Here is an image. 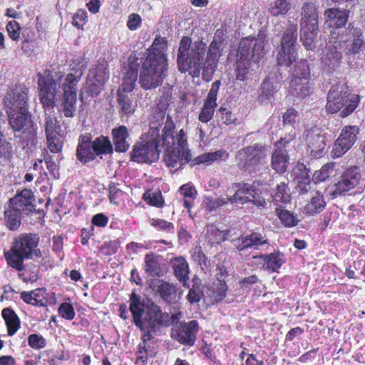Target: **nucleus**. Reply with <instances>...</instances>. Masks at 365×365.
Here are the masks:
<instances>
[{
  "label": "nucleus",
  "mask_w": 365,
  "mask_h": 365,
  "mask_svg": "<svg viewBox=\"0 0 365 365\" xmlns=\"http://www.w3.org/2000/svg\"><path fill=\"white\" fill-rule=\"evenodd\" d=\"M167 44L165 38L158 36L147 49L139 76V83L143 89L151 90L163 84L168 66L165 55Z\"/></svg>",
  "instance_id": "f257e3e1"
},
{
  "label": "nucleus",
  "mask_w": 365,
  "mask_h": 365,
  "mask_svg": "<svg viewBox=\"0 0 365 365\" xmlns=\"http://www.w3.org/2000/svg\"><path fill=\"white\" fill-rule=\"evenodd\" d=\"M175 125L170 115L166 118L160 138V148H165L164 162L168 168H179L187 164L191 160L187 138L183 129L175 135Z\"/></svg>",
  "instance_id": "f03ea898"
},
{
  "label": "nucleus",
  "mask_w": 365,
  "mask_h": 365,
  "mask_svg": "<svg viewBox=\"0 0 365 365\" xmlns=\"http://www.w3.org/2000/svg\"><path fill=\"white\" fill-rule=\"evenodd\" d=\"M206 43L196 41L192 44L191 38L182 36L178 50L177 66L180 73L190 72L198 77L203 70Z\"/></svg>",
  "instance_id": "7ed1b4c3"
},
{
  "label": "nucleus",
  "mask_w": 365,
  "mask_h": 365,
  "mask_svg": "<svg viewBox=\"0 0 365 365\" xmlns=\"http://www.w3.org/2000/svg\"><path fill=\"white\" fill-rule=\"evenodd\" d=\"M40 237L38 234L24 233L15 237L10 249L4 252V257L9 267L16 270L24 269V262L35 255L41 257L42 252L37 247Z\"/></svg>",
  "instance_id": "20e7f679"
},
{
  "label": "nucleus",
  "mask_w": 365,
  "mask_h": 365,
  "mask_svg": "<svg viewBox=\"0 0 365 365\" xmlns=\"http://www.w3.org/2000/svg\"><path fill=\"white\" fill-rule=\"evenodd\" d=\"M264 37L247 36L241 39L235 62L236 80L245 81L248 79L250 69V60L259 62L264 55Z\"/></svg>",
  "instance_id": "39448f33"
},
{
  "label": "nucleus",
  "mask_w": 365,
  "mask_h": 365,
  "mask_svg": "<svg viewBox=\"0 0 365 365\" xmlns=\"http://www.w3.org/2000/svg\"><path fill=\"white\" fill-rule=\"evenodd\" d=\"M359 103V96L352 94L346 83H336L328 91L325 108L331 114L340 111L339 115L344 118L350 115Z\"/></svg>",
  "instance_id": "423d86ee"
},
{
  "label": "nucleus",
  "mask_w": 365,
  "mask_h": 365,
  "mask_svg": "<svg viewBox=\"0 0 365 365\" xmlns=\"http://www.w3.org/2000/svg\"><path fill=\"white\" fill-rule=\"evenodd\" d=\"M160 138L158 128H150L148 134L143 135L137 141L130 153V161L137 163L151 164L159 159L160 153Z\"/></svg>",
  "instance_id": "0eeeda50"
},
{
  "label": "nucleus",
  "mask_w": 365,
  "mask_h": 365,
  "mask_svg": "<svg viewBox=\"0 0 365 365\" xmlns=\"http://www.w3.org/2000/svg\"><path fill=\"white\" fill-rule=\"evenodd\" d=\"M9 128L15 133L21 132L26 145L36 143L37 127L29 110L6 112Z\"/></svg>",
  "instance_id": "6e6552de"
},
{
  "label": "nucleus",
  "mask_w": 365,
  "mask_h": 365,
  "mask_svg": "<svg viewBox=\"0 0 365 365\" xmlns=\"http://www.w3.org/2000/svg\"><path fill=\"white\" fill-rule=\"evenodd\" d=\"M38 97L45 110H53L56 106V96L58 93V82L54 79L52 71L45 69L37 73Z\"/></svg>",
  "instance_id": "1a4fd4ad"
},
{
  "label": "nucleus",
  "mask_w": 365,
  "mask_h": 365,
  "mask_svg": "<svg viewBox=\"0 0 365 365\" xmlns=\"http://www.w3.org/2000/svg\"><path fill=\"white\" fill-rule=\"evenodd\" d=\"M296 26L291 25L283 32L278 52L277 63L282 66H289L296 60L297 51L295 45L297 39Z\"/></svg>",
  "instance_id": "9d476101"
},
{
  "label": "nucleus",
  "mask_w": 365,
  "mask_h": 365,
  "mask_svg": "<svg viewBox=\"0 0 365 365\" xmlns=\"http://www.w3.org/2000/svg\"><path fill=\"white\" fill-rule=\"evenodd\" d=\"M265 157V146L262 143H255L238 150L235 162L241 170H247L261 164Z\"/></svg>",
  "instance_id": "9b49d317"
},
{
  "label": "nucleus",
  "mask_w": 365,
  "mask_h": 365,
  "mask_svg": "<svg viewBox=\"0 0 365 365\" xmlns=\"http://www.w3.org/2000/svg\"><path fill=\"white\" fill-rule=\"evenodd\" d=\"M29 88L19 85L10 88L4 98L6 112L29 110Z\"/></svg>",
  "instance_id": "f8f14e48"
},
{
  "label": "nucleus",
  "mask_w": 365,
  "mask_h": 365,
  "mask_svg": "<svg viewBox=\"0 0 365 365\" xmlns=\"http://www.w3.org/2000/svg\"><path fill=\"white\" fill-rule=\"evenodd\" d=\"M361 173L359 167L351 166L341 175L339 180L333 186L329 192L332 198L344 195L346 192L356 187L360 182Z\"/></svg>",
  "instance_id": "ddd939ff"
},
{
  "label": "nucleus",
  "mask_w": 365,
  "mask_h": 365,
  "mask_svg": "<svg viewBox=\"0 0 365 365\" xmlns=\"http://www.w3.org/2000/svg\"><path fill=\"white\" fill-rule=\"evenodd\" d=\"M109 73L104 64H98L89 70L84 91L88 96L96 97L103 89Z\"/></svg>",
  "instance_id": "4468645a"
},
{
  "label": "nucleus",
  "mask_w": 365,
  "mask_h": 365,
  "mask_svg": "<svg viewBox=\"0 0 365 365\" xmlns=\"http://www.w3.org/2000/svg\"><path fill=\"white\" fill-rule=\"evenodd\" d=\"M359 128L356 125H346L334 143L332 155L334 158H340L350 150L358 138Z\"/></svg>",
  "instance_id": "2eb2a0df"
},
{
  "label": "nucleus",
  "mask_w": 365,
  "mask_h": 365,
  "mask_svg": "<svg viewBox=\"0 0 365 365\" xmlns=\"http://www.w3.org/2000/svg\"><path fill=\"white\" fill-rule=\"evenodd\" d=\"M61 125L56 118L48 116L45 120V134L48 150L52 153H61L63 145V136L60 134Z\"/></svg>",
  "instance_id": "dca6fc26"
},
{
  "label": "nucleus",
  "mask_w": 365,
  "mask_h": 365,
  "mask_svg": "<svg viewBox=\"0 0 365 365\" xmlns=\"http://www.w3.org/2000/svg\"><path fill=\"white\" fill-rule=\"evenodd\" d=\"M199 331V324L196 320L180 322L172 329L171 336L180 344L193 346Z\"/></svg>",
  "instance_id": "f3484780"
},
{
  "label": "nucleus",
  "mask_w": 365,
  "mask_h": 365,
  "mask_svg": "<svg viewBox=\"0 0 365 365\" xmlns=\"http://www.w3.org/2000/svg\"><path fill=\"white\" fill-rule=\"evenodd\" d=\"M144 324L153 332L161 327L170 326V315L167 312H163L160 306L154 302H151L145 307Z\"/></svg>",
  "instance_id": "a211bd4d"
},
{
  "label": "nucleus",
  "mask_w": 365,
  "mask_h": 365,
  "mask_svg": "<svg viewBox=\"0 0 365 365\" xmlns=\"http://www.w3.org/2000/svg\"><path fill=\"white\" fill-rule=\"evenodd\" d=\"M153 291L166 304L169 305L178 303L182 294L177 284L163 279L158 280L153 287Z\"/></svg>",
  "instance_id": "6ab92c4d"
},
{
  "label": "nucleus",
  "mask_w": 365,
  "mask_h": 365,
  "mask_svg": "<svg viewBox=\"0 0 365 365\" xmlns=\"http://www.w3.org/2000/svg\"><path fill=\"white\" fill-rule=\"evenodd\" d=\"M342 41H334L321 59V66L327 73H333L339 67L342 59Z\"/></svg>",
  "instance_id": "aec40b11"
},
{
  "label": "nucleus",
  "mask_w": 365,
  "mask_h": 365,
  "mask_svg": "<svg viewBox=\"0 0 365 365\" xmlns=\"http://www.w3.org/2000/svg\"><path fill=\"white\" fill-rule=\"evenodd\" d=\"M220 85V81H214L211 85L206 98L204 100L202 107L198 115V120L203 123H208L213 118L215 108L217 106V98Z\"/></svg>",
  "instance_id": "412c9836"
},
{
  "label": "nucleus",
  "mask_w": 365,
  "mask_h": 365,
  "mask_svg": "<svg viewBox=\"0 0 365 365\" xmlns=\"http://www.w3.org/2000/svg\"><path fill=\"white\" fill-rule=\"evenodd\" d=\"M305 141L307 145V152L312 158H319L326 148L325 136L322 134L320 129L312 128L306 133Z\"/></svg>",
  "instance_id": "4be33fe9"
},
{
  "label": "nucleus",
  "mask_w": 365,
  "mask_h": 365,
  "mask_svg": "<svg viewBox=\"0 0 365 365\" xmlns=\"http://www.w3.org/2000/svg\"><path fill=\"white\" fill-rule=\"evenodd\" d=\"M76 157L82 165H86L96 159L97 156L93 150L91 133L79 135L76 150Z\"/></svg>",
  "instance_id": "5701e85b"
},
{
  "label": "nucleus",
  "mask_w": 365,
  "mask_h": 365,
  "mask_svg": "<svg viewBox=\"0 0 365 365\" xmlns=\"http://www.w3.org/2000/svg\"><path fill=\"white\" fill-rule=\"evenodd\" d=\"M221 42L213 40L208 48L205 60H204V66L202 71L203 79L210 80L215 73L220 53Z\"/></svg>",
  "instance_id": "b1692460"
},
{
  "label": "nucleus",
  "mask_w": 365,
  "mask_h": 365,
  "mask_svg": "<svg viewBox=\"0 0 365 365\" xmlns=\"http://www.w3.org/2000/svg\"><path fill=\"white\" fill-rule=\"evenodd\" d=\"M266 244H268L266 235L259 232L252 231L250 234L241 235L237 239L235 246V250L242 255V252L249 248L258 249L259 246Z\"/></svg>",
  "instance_id": "393cba45"
},
{
  "label": "nucleus",
  "mask_w": 365,
  "mask_h": 365,
  "mask_svg": "<svg viewBox=\"0 0 365 365\" xmlns=\"http://www.w3.org/2000/svg\"><path fill=\"white\" fill-rule=\"evenodd\" d=\"M34 195L31 189H24L18 192L9 200V205L24 215H29L35 210Z\"/></svg>",
  "instance_id": "a878e982"
},
{
  "label": "nucleus",
  "mask_w": 365,
  "mask_h": 365,
  "mask_svg": "<svg viewBox=\"0 0 365 365\" xmlns=\"http://www.w3.org/2000/svg\"><path fill=\"white\" fill-rule=\"evenodd\" d=\"M170 263L175 278L184 287L188 288L190 267L187 259L182 256L175 257Z\"/></svg>",
  "instance_id": "bb28decb"
},
{
  "label": "nucleus",
  "mask_w": 365,
  "mask_h": 365,
  "mask_svg": "<svg viewBox=\"0 0 365 365\" xmlns=\"http://www.w3.org/2000/svg\"><path fill=\"white\" fill-rule=\"evenodd\" d=\"M144 304L141 302L140 296L133 292L130 296L129 309L133 318V323L140 330H145L143 315L145 310Z\"/></svg>",
  "instance_id": "cd10ccee"
},
{
  "label": "nucleus",
  "mask_w": 365,
  "mask_h": 365,
  "mask_svg": "<svg viewBox=\"0 0 365 365\" xmlns=\"http://www.w3.org/2000/svg\"><path fill=\"white\" fill-rule=\"evenodd\" d=\"M111 135L115 150L117 153H125L129 149L130 143L127 140L129 133L126 126L119 125L112 129Z\"/></svg>",
  "instance_id": "c85d7f7f"
},
{
  "label": "nucleus",
  "mask_w": 365,
  "mask_h": 365,
  "mask_svg": "<svg viewBox=\"0 0 365 365\" xmlns=\"http://www.w3.org/2000/svg\"><path fill=\"white\" fill-rule=\"evenodd\" d=\"M20 297L25 303L35 307H46L48 304L44 289L38 288L30 292L24 291L21 292Z\"/></svg>",
  "instance_id": "c756f323"
},
{
  "label": "nucleus",
  "mask_w": 365,
  "mask_h": 365,
  "mask_svg": "<svg viewBox=\"0 0 365 365\" xmlns=\"http://www.w3.org/2000/svg\"><path fill=\"white\" fill-rule=\"evenodd\" d=\"M319 25L300 24V39L307 50L315 48Z\"/></svg>",
  "instance_id": "7c9ffc66"
},
{
  "label": "nucleus",
  "mask_w": 365,
  "mask_h": 365,
  "mask_svg": "<svg viewBox=\"0 0 365 365\" xmlns=\"http://www.w3.org/2000/svg\"><path fill=\"white\" fill-rule=\"evenodd\" d=\"M330 27L339 29L344 27L348 20L349 14L345 10L336 8L327 9L325 12Z\"/></svg>",
  "instance_id": "2f4dec72"
},
{
  "label": "nucleus",
  "mask_w": 365,
  "mask_h": 365,
  "mask_svg": "<svg viewBox=\"0 0 365 365\" xmlns=\"http://www.w3.org/2000/svg\"><path fill=\"white\" fill-rule=\"evenodd\" d=\"M318 6L315 2H306L302 7L300 24L319 25Z\"/></svg>",
  "instance_id": "473e14b6"
},
{
  "label": "nucleus",
  "mask_w": 365,
  "mask_h": 365,
  "mask_svg": "<svg viewBox=\"0 0 365 365\" xmlns=\"http://www.w3.org/2000/svg\"><path fill=\"white\" fill-rule=\"evenodd\" d=\"M1 315L7 328L8 335L14 336L20 328L21 320L19 317L10 307L3 309Z\"/></svg>",
  "instance_id": "72a5a7b5"
},
{
  "label": "nucleus",
  "mask_w": 365,
  "mask_h": 365,
  "mask_svg": "<svg viewBox=\"0 0 365 365\" xmlns=\"http://www.w3.org/2000/svg\"><path fill=\"white\" fill-rule=\"evenodd\" d=\"M264 258V264H265V270L270 272H277L281 268L286 260L284 255L279 250H274L273 252L267 254Z\"/></svg>",
  "instance_id": "f704fd0d"
},
{
  "label": "nucleus",
  "mask_w": 365,
  "mask_h": 365,
  "mask_svg": "<svg viewBox=\"0 0 365 365\" xmlns=\"http://www.w3.org/2000/svg\"><path fill=\"white\" fill-rule=\"evenodd\" d=\"M93 150L97 157L102 159L103 155H111L113 153V145L108 136L100 135L92 140Z\"/></svg>",
  "instance_id": "c9c22d12"
},
{
  "label": "nucleus",
  "mask_w": 365,
  "mask_h": 365,
  "mask_svg": "<svg viewBox=\"0 0 365 365\" xmlns=\"http://www.w3.org/2000/svg\"><path fill=\"white\" fill-rule=\"evenodd\" d=\"M77 96L63 95L58 111L66 118H73L76 112Z\"/></svg>",
  "instance_id": "e433bc0d"
},
{
  "label": "nucleus",
  "mask_w": 365,
  "mask_h": 365,
  "mask_svg": "<svg viewBox=\"0 0 365 365\" xmlns=\"http://www.w3.org/2000/svg\"><path fill=\"white\" fill-rule=\"evenodd\" d=\"M229 155L230 154L227 150L220 149L215 152L200 155L195 158V161L197 164L206 163L210 165L214 162L225 161L229 158Z\"/></svg>",
  "instance_id": "4c0bfd02"
},
{
  "label": "nucleus",
  "mask_w": 365,
  "mask_h": 365,
  "mask_svg": "<svg viewBox=\"0 0 365 365\" xmlns=\"http://www.w3.org/2000/svg\"><path fill=\"white\" fill-rule=\"evenodd\" d=\"M326 202L324 196L318 191L304 207V212L309 215L320 213L325 207Z\"/></svg>",
  "instance_id": "58836bf2"
},
{
  "label": "nucleus",
  "mask_w": 365,
  "mask_h": 365,
  "mask_svg": "<svg viewBox=\"0 0 365 365\" xmlns=\"http://www.w3.org/2000/svg\"><path fill=\"white\" fill-rule=\"evenodd\" d=\"M21 212L9 204L4 210V219L6 227L11 231L16 230L21 221Z\"/></svg>",
  "instance_id": "ea45409f"
},
{
  "label": "nucleus",
  "mask_w": 365,
  "mask_h": 365,
  "mask_svg": "<svg viewBox=\"0 0 365 365\" xmlns=\"http://www.w3.org/2000/svg\"><path fill=\"white\" fill-rule=\"evenodd\" d=\"M83 75L81 71H76V73H68L63 83V94L77 96V84Z\"/></svg>",
  "instance_id": "a19ab883"
},
{
  "label": "nucleus",
  "mask_w": 365,
  "mask_h": 365,
  "mask_svg": "<svg viewBox=\"0 0 365 365\" xmlns=\"http://www.w3.org/2000/svg\"><path fill=\"white\" fill-rule=\"evenodd\" d=\"M310 79V68L307 60H301L296 64L294 71V76L291 84L294 85L297 82L304 81L307 82Z\"/></svg>",
  "instance_id": "79ce46f5"
},
{
  "label": "nucleus",
  "mask_w": 365,
  "mask_h": 365,
  "mask_svg": "<svg viewBox=\"0 0 365 365\" xmlns=\"http://www.w3.org/2000/svg\"><path fill=\"white\" fill-rule=\"evenodd\" d=\"M132 95L128 96L118 90L117 102L120 108V113L122 115H128L135 110V105L133 103Z\"/></svg>",
  "instance_id": "37998d69"
},
{
  "label": "nucleus",
  "mask_w": 365,
  "mask_h": 365,
  "mask_svg": "<svg viewBox=\"0 0 365 365\" xmlns=\"http://www.w3.org/2000/svg\"><path fill=\"white\" fill-rule=\"evenodd\" d=\"M138 78V69L135 67L130 66L123 78V83L118 89L122 93L131 92L135 86Z\"/></svg>",
  "instance_id": "c03bdc74"
},
{
  "label": "nucleus",
  "mask_w": 365,
  "mask_h": 365,
  "mask_svg": "<svg viewBox=\"0 0 365 365\" xmlns=\"http://www.w3.org/2000/svg\"><path fill=\"white\" fill-rule=\"evenodd\" d=\"M157 256L153 253L147 254L145 257V271L151 277H160L162 269Z\"/></svg>",
  "instance_id": "a18cd8bd"
},
{
  "label": "nucleus",
  "mask_w": 365,
  "mask_h": 365,
  "mask_svg": "<svg viewBox=\"0 0 365 365\" xmlns=\"http://www.w3.org/2000/svg\"><path fill=\"white\" fill-rule=\"evenodd\" d=\"M142 198L150 206L163 208L165 205V200L160 190H148L143 194Z\"/></svg>",
  "instance_id": "49530a36"
},
{
  "label": "nucleus",
  "mask_w": 365,
  "mask_h": 365,
  "mask_svg": "<svg viewBox=\"0 0 365 365\" xmlns=\"http://www.w3.org/2000/svg\"><path fill=\"white\" fill-rule=\"evenodd\" d=\"M275 214L279 219L281 223L286 227H293L299 222L297 217L291 211L277 207L275 209Z\"/></svg>",
  "instance_id": "de8ad7c7"
},
{
  "label": "nucleus",
  "mask_w": 365,
  "mask_h": 365,
  "mask_svg": "<svg viewBox=\"0 0 365 365\" xmlns=\"http://www.w3.org/2000/svg\"><path fill=\"white\" fill-rule=\"evenodd\" d=\"M289 157L282 150H275L272 157V167L277 173H284L287 168Z\"/></svg>",
  "instance_id": "09e8293b"
},
{
  "label": "nucleus",
  "mask_w": 365,
  "mask_h": 365,
  "mask_svg": "<svg viewBox=\"0 0 365 365\" xmlns=\"http://www.w3.org/2000/svg\"><path fill=\"white\" fill-rule=\"evenodd\" d=\"M238 189L234 195V200L239 203L245 204L247 202V200L256 190L253 185L248 183H239Z\"/></svg>",
  "instance_id": "8fccbe9b"
},
{
  "label": "nucleus",
  "mask_w": 365,
  "mask_h": 365,
  "mask_svg": "<svg viewBox=\"0 0 365 365\" xmlns=\"http://www.w3.org/2000/svg\"><path fill=\"white\" fill-rule=\"evenodd\" d=\"M180 193L184 196L183 206L188 211L194 205V200L197 196V190L190 183L184 184L180 187Z\"/></svg>",
  "instance_id": "3c124183"
},
{
  "label": "nucleus",
  "mask_w": 365,
  "mask_h": 365,
  "mask_svg": "<svg viewBox=\"0 0 365 365\" xmlns=\"http://www.w3.org/2000/svg\"><path fill=\"white\" fill-rule=\"evenodd\" d=\"M291 9V4L287 0H276L268 9L272 16H285Z\"/></svg>",
  "instance_id": "603ef678"
},
{
  "label": "nucleus",
  "mask_w": 365,
  "mask_h": 365,
  "mask_svg": "<svg viewBox=\"0 0 365 365\" xmlns=\"http://www.w3.org/2000/svg\"><path fill=\"white\" fill-rule=\"evenodd\" d=\"M273 200L277 203H287L290 201L291 196L288 185L284 182L277 185L276 190L272 194Z\"/></svg>",
  "instance_id": "864d4df0"
},
{
  "label": "nucleus",
  "mask_w": 365,
  "mask_h": 365,
  "mask_svg": "<svg viewBox=\"0 0 365 365\" xmlns=\"http://www.w3.org/2000/svg\"><path fill=\"white\" fill-rule=\"evenodd\" d=\"M19 272V277L24 282H34L38 279V269L36 265L25 267L24 264V269L17 270Z\"/></svg>",
  "instance_id": "5fc2aeb1"
},
{
  "label": "nucleus",
  "mask_w": 365,
  "mask_h": 365,
  "mask_svg": "<svg viewBox=\"0 0 365 365\" xmlns=\"http://www.w3.org/2000/svg\"><path fill=\"white\" fill-rule=\"evenodd\" d=\"M276 92V86L269 78H265L261 84L259 98L262 101L269 100Z\"/></svg>",
  "instance_id": "6e6d98bb"
},
{
  "label": "nucleus",
  "mask_w": 365,
  "mask_h": 365,
  "mask_svg": "<svg viewBox=\"0 0 365 365\" xmlns=\"http://www.w3.org/2000/svg\"><path fill=\"white\" fill-rule=\"evenodd\" d=\"M365 41L363 34L361 31H356L354 35V38L351 48H349L348 53H359L364 50Z\"/></svg>",
  "instance_id": "4d7b16f0"
},
{
  "label": "nucleus",
  "mask_w": 365,
  "mask_h": 365,
  "mask_svg": "<svg viewBox=\"0 0 365 365\" xmlns=\"http://www.w3.org/2000/svg\"><path fill=\"white\" fill-rule=\"evenodd\" d=\"M108 197L109 199L110 202L113 205H118V200L123 195V191L120 188V184L118 182H110V184L108 185Z\"/></svg>",
  "instance_id": "13d9d810"
},
{
  "label": "nucleus",
  "mask_w": 365,
  "mask_h": 365,
  "mask_svg": "<svg viewBox=\"0 0 365 365\" xmlns=\"http://www.w3.org/2000/svg\"><path fill=\"white\" fill-rule=\"evenodd\" d=\"M59 316L66 320H72L76 316L73 307L71 303L63 302L58 309Z\"/></svg>",
  "instance_id": "bf43d9fd"
},
{
  "label": "nucleus",
  "mask_w": 365,
  "mask_h": 365,
  "mask_svg": "<svg viewBox=\"0 0 365 365\" xmlns=\"http://www.w3.org/2000/svg\"><path fill=\"white\" fill-rule=\"evenodd\" d=\"M6 30L8 36L12 41H19L20 39L21 26L16 21H9L6 26Z\"/></svg>",
  "instance_id": "052dcab7"
},
{
  "label": "nucleus",
  "mask_w": 365,
  "mask_h": 365,
  "mask_svg": "<svg viewBox=\"0 0 365 365\" xmlns=\"http://www.w3.org/2000/svg\"><path fill=\"white\" fill-rule=\"evenodd\" d=\"M43 160L50 175L54 179H58L60 177L59 166L53 160V157L46 152V155H44Z\"/></svg>",
  "instance_id": "680f3d73"
},
{
  "label": "nucleus",
  "mask_w": 365,
  "mask_h": 365,
  "mask_svg": "<svg viewBox=\"0 0 365 365\" xmlns=\"http://www.w3.org/2000/svg\"><path fill=\"white\" fill-rule=\"evenodd\" d=\"M331 168L329 164H326L320 170H316L313 174V182L316 184L326 180L330 176Z\"/></svg>",
  "instance_id": "e2e57ef3"
},
{
  "label": "nucleus",
  "mask_w": 365,
  "mask_h": 365,
  "mask_svg": "<svg viewBox=\"0 0 365 365\" xmlns=\"http://www.w3.org/2000/svg\"><path fill=\"white\" fill-rule=\"evenodd\" d=\"M150 225L158 231L170 232L174 229V225L172 222L160 218L151 219Z\"/></svg>",
  "instance_id": "0e129e2a"
},
{
  "label": "nucleus",
  "mask_w": 365,
  "mask_h": 365,
  "mask_svg": "<svg viewBox=\"0 0 365 365\" xmlns=\"http://www.w3.org/2000/svg\"><path fill=\"white\" fill-rule=\"evenodd\" d=\"M28 344L32 349H41L46 345V340L42 336L31 334L28 337Z\"/></svg>",
  "instance_id": "69168bd1"
},
{
  "label": "nucleus",
  "mask_w": 365,
  "mask_h": 365,
  "mask_svg": "<svg viewBox=\"0 0 365 365\" xmlns=\"http://www.w3.org/2000/svg\"><path fill=\"white\" fill-rule=\"evenodd\" d=\"M294 85L291 84V87L297 92L300 98H305L310 93L309 81L307 82L302 81L297 82Z\"/></svg>",
  "instance_id": "338daca9"
},
{
  "label": "nucleus",
  "mask_w": 365,
  "mask_h": 365,
  "mask_svg": "<svg viewBox=\"0 0 365 365\" xmlns=\"http://www.w3.org/2000/svg\"><path fill=\"white\" fill-rule=\"evenodd\" d=\"M299 118V113L293 108H288L282 115L284 125L294 126Z\"/></svg>",
  "instance_id": "774afa93"
}]
</instances>
